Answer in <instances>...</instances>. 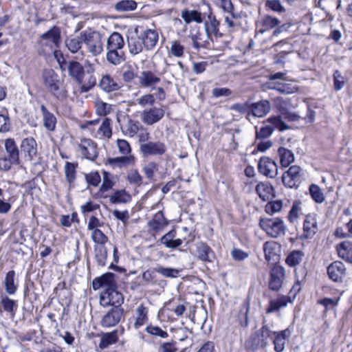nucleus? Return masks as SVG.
<instances>
[{"instance_id":"nucleus-1","label":"nucleus","mask_w":352,"mask_h":352,"mask_svg":"<svg viewBox=\"0 0 352 352\" xmlns=\"http://www.w3.org/2000/svg\"><path fill=\"white\" fill-rule=\"evenodd\" d=\"M92 287L94 290H98L100 288L104 289V291L100 295V305L104 307L112 305L113 307H120L124 302L122 294L116 289L113 274L112 273H107L94 279Z\"/></svg>"},{"instance_id":"nucleus-2","label":"nucleus","mask_w":352,"mask_h":352,"mask_svg":"<svg viewBox=\"0 0 352 352\" xmlns=\"http://www.w3.org/2000/svg\"><path fill=\"white\" fill-rule=\"evenodd\" d=\"M60 42V30L54 25L40 36V40L38 42L39 54L46 56L54 53V56L57 58L60 52L56 49L59 47Z\"/></svg>"},{"instance_id":"nucleus-3","label":"nucleus","mask_w":352,"mask_h":352,"mask_svg":"<svg viewBox=\"0 0 352 352\" xmlns=\"http://www.w3.org/2000/svg\"><path fill=\"white\" fill-rule=\"evenodd\" d=\"M43 83L45 89L58 100H63L67 97L66 90L63 81L53 69H45L42 74Z\"/></svg>"},{"instance_id":"nucleus-4","label":"nucleus","mask_w":352,"mask_h":352,"mask_svg":"<svg viewBox=\"0 0 352 352\" xmlns=\"http://www.w3.org/2000/svg\"><path fill=\"white\" fill-rule=\"evenodd\" d=\"M67 69L69 76L80 86L82 93L87 92L96 85V79L94 76L89 75L88 78H85L83 66L80 63L75 60L70 61Z\"/></svg>"},{"instance_id":"nucleus-5","label":"nucleus","mask_w":352,"mask_h":352,"mask_svg":"<svg viewBox=\"0 0 352 352\" xmlns=\"http://www.w3.org/2000/svg\"><path fill=\"white\" fill-rule=\"evenodd\" d=\"M276 331H273L270 328L263 325L261 329L252 334L246 342V347L252 351H256L259 348H264L267 345L268 339H272Z\"/></svg>"},{"instance_id":"nucleus-6","label":"nucleus","mask_w":352,"mask_h":352,"mask_svg":"<svg viewBox=\"0 0 352 352\" xmlns=\"http://www.w3.org/2000/svg\"><path fill=\"white\" fill-rule=\"evenodd\" d=\"M259 226L267 235L273 238L284 235L287 229L283 220L278 217L261 219Z\"/></svg>"},{"instance_id":"nucleus-7","label":"nucleus","mask_w":352,"mask_h":352,"mask_svg":"<svg viewBox=\"0 0 352 352\" xmlns=\"http://www.w3.org/2000/svg\"><path fill=\"white\" fill-rule=\"evenodd\" d=\"M82 36L87 50L93 56H96L103 50L102 35L96 31L88 30L82 32Z\"/></svg>"},{"instance_id":"nucleus-8","label":"nucleus","mask_w":352,"mask_h":352,"mask_svg":"<svg viewBox=\"0 0 352 352\" xmlns=\"http://www.w3.org/2000/svg\"><path fill=\"white\" fill-rule=\"evenodd\" d=\"M164 107L146 108L140 114V120L144 124L151 126L160 122L164 118Z\"/></svg>"},{"instance_id":"nucleus-9","label":"nucleus","mask_w":352,"mask_h":352,"mask_svg":"<svg viewBox=\"0 0 352 352\" xmlns=\"http://www.w3.org/2000/svg\"><path fill=\"white\" fill-rule=\"evenodd\" d=\"M300 166L294 165L289 168L282 176L284 185L288 188H297L300 183Z\"/></svg>"},{"instance_id":"nucleus-10","label":"nucleus","mask_w":352,"mask_h":352,"mask_svg":"<svg viewBox=\"0 0 352 352\" xmlns=\"http://www.w3.org/2000/svg\"><path fill=\"white\" fill-rule=\"evenodd\" d=\"M21 152L25 160L29 162L34 160L38 154V145L34 138H24L21 143Z\"/></svg>"},{"instance_id":"nucleus-11","label":"nucleus","mask_w":352,"mask_h":352,"mask_svg":"<svg viewBox=\"0 0 352 352\" xmlns=\"http://www.w3.org/2000/svg\"><path fill=\"white\" fill-rule=\"evenodd\" d=\"M285 271L282 266H274L270 271L269 288L273 291L280 290L285 279Z\"/></svg>"},{"instance_id":"nucleus-12","label":"nucleus","mask_w":352,"mask_h":352,"mask_svg":"<svg viewBox=\"0 0 352 352\" xmlns=\"http://www.w3.org/2000/svg\"><path fill=\"white\" fill-rule=\"evenodd\" d=\"M258 169L260 173L270 178H274L278 174L276 163L267 157H263L260 159Z\"/></svg>"},{"instance_id":"nucleus-13","label":"nucleus","mask_w":352,"mask_h":352,"mask_svg":"<svg viewBox=\"0 0 352 352\" xmlns=\"http://www.w3.org/2000/svg\"><path fill=\"white\" fill-rule=\"evenodd\" d=\"M123 316V309L116 307L111 308L102 318L101 325L103 327L109 328L116 326Z\"/></svg>"},{"instance_id":"nucleus-14","label":"nucleus","mask_w":352,"mask_h":352,"mask_svg":"<svg viewBox=\"0 0 352 352\" xmlns=\"http://www.w3.org/2000/svg\"><path fill=\"white\" fill-rule=\"evenodd\" d=\"M140 151L144 155H162L165 153L166 147L161 142H147L141 144Z\"/></svg>"},{"instance_id":"nucleus-15","label":"nucleus","mask_w":352,"mask_h":352,"mask_svg":"<svg viewBox=\"0 0 352 352\" xmlns=\"http://www.w3.org/2000/svg\"><path fill=\"white\" fill-rule=\"evenodd\" d=\"M82 155L87 160L94 161L98 155L96 144L90 139H83L79 144Z\"/></svg>"},{"instance_id":"nucleus-16","label":"nucleus","mask_w":352,"mask_h":352,"mask_svg":"<svg viewBox=\"0 0 352 352\" xmlns=\"http://www.w3.org/2000/svg\"><path fill=\"white\" fill-rule=\"evenodd\" d=\"M346 269L341 261H335L327 267V274L330 279L335 282L342 281L346 275Z\"/></svg>"},{"instance_id":"nucleus-17","label":"nucleus","mask_w":352,"mask_h":352,"mask_svg":"<svg viewBox=\"0 0 352 352\" xmlns=\"http://www.w3.org/2000/svg\"><path fill=\"white\" fill-rule=\"evenodd\" d=\"M280 24V21L277 18L273 17L270 15H265L257 21L256 31L257 33L264 34Z\"/></svg>"},{"instance_id":"nucleus-18","label":"nucleus","mask_w":352,"mask_h":352,"mask_svg":"<svg viewBox=\"0 0 352 352\" xmlns=\"http://www.w3.org/2000/svg\"><path fill=\"white\" fill-rule=\"evenodd\" d=\"M195 256L204 262L211 263L214 259L215 255L212 250L206 243L199 242L196 243Z\"/></svg>"},{"instance_id":"nucleus-19","label":"nucleus","mask_w":352,"mask_h":352,"mask_svg":"<svg viewBox=\"0 0 352 352\" xmlns=\"http://www.w3.org/2000/svg\"><path fill=\"white\" fill-rule=\"evenodd\" d=\"M148 321V309L143 304H140L137 307L135 311L133 318V328L136 330L139 329L146 324Z\"/></svg>"},{"instance_id":"nucleus-20","label":"nucleus","mask_w":352,"mask_h":352,"mask_svg":"<svg viewBox=\"0 0 352 352\" xmlns=\"http://www.w3.org/2000/svg\"><path fill=\"white\" fill-rule=\"evenodd\" d=\"M250 112L248 113V118L252 115L254 117L262 118L270 113L271 110L270 103L267 100H261L260 102L252 104L250 106Z\"/></svg>"},{"instance_id":"nucleus-21","label":"nucleus","mask_w":352,"mask_h":352,"mask_svg":"<svg viewBox=\"0 0 352 352\" xmlns=\"http://www.w3.org/2000/svg\"><path fill=\"white\" fill-rule=\"evenodd\" d=\"M15 199L14 196L8 190L0 188V214H8Z\"/></svg>"},{"instance_id":"nucleus-22","label":"nucleus","mask_w":352,"mask_h":352,"mask_svg":"<svg viewBox=\"0 0 352 352\" xmlns=\"http://www.w3.org/2000/svg\"><path fill=\"white\" fill-rule=\"evenodd\" d=\"M265 259L268 262H276L278 260L280 245L275 241H267L263 245Z\"/></svg>"},{"instance_id":"nucleus-23","label":"nucleus","mask_w":352,"mask_h":352,"mask_svg":"<svg viewBox=\"0 0 352 352\" xmlns=\"http://www.w3.org/2000/svg\"><path fill=\"white\" fill-rule=\"evenodd\" d=\"M266 86L268 89L276 90L283 94H292L298 91L296 86L287 82H267Z\"/></svg>"},{"instance_id":"nucleus-24","label":"nucleus","mask_w":352,"mask_h":352,"mask_svg":"<svg viewBox=\"0 0 352 352\" xmlns=\"http://www.w3.org/2000/svg\"><path fill=\"white\" fill-rule=\"evenodd\" d=\"M100 88L107 92L116 91L120 89V84L110 74H104L99 81Z\"/></svg>"},{"instance_id":"nucleus-25","label":"nucleus","mask_w":352,"mask_h":352,"mask_svg":"<svg viewBox=\"0 0 352 352\" xmlns=\"http://www.w3.org/2000/svg\"><path fill=\"white\" fill-rule=\"evenodd\" d=\"M140 37L143 42L144 48L151 50L157 43L158 33L154 30L147 29L141 33Z\"/></svg>"},{"instance_id":"nucleus-26","label":"nucleus","mask_w":352,"mask_h":352,"mask_svg":"<svg viewBox=\"0 0 352 352\" xmlns=\"http://www.w3.org/2000/svg\"><path fill=\"white\" fill-rule=\"evenodd\" d=\"M303 235L305 238H311L318 231V223L314 215H307L303 223Z\"/></svg>"},{"instance_id":"nucleus-27","label":"nucleus","mask_w":352,"mask_h":352,"mask_svg":"<svg viewBox=\"0 0 352 352\" xmlns=\"http://www.w3.org/2000/svg\"><path fill=\"white\" fill-rule=\"evenodd\" d=\"M291 336V331L286 329L280 332H276L273 336V343L274 344V350L276 352H282L285 349V341Z\"/></svg>"},{"instance_id":"nucleus-28","label":"nucleus","mask_w":352,"mask_h":352,"mask_svg":"<svg viewBox=\"0 0 352 352\" xmlns=\"http://www.w3.org/2000/svg\"><path fill=\"white\" fill-rule=\"evenodd\" d=\"M256 191L263 201H267L274 197V189L268 182H261L257 184Z\"/></svg>"},{"instance_id":"nucleus-29","label":"nucleus","mask_w":352,"mask_h":352,"mask_svg":"<svg viewBox=\"0 0 352 352\" xmlns=\"http://www.w3.org/2000/svg\"><path fill=\"white\" fill-rule=\"evenodd\" d=\"M138 79L140 85L143 87H151L160 81V78L151 71L142 72Z\"/></svg>"},{"instance_id":"nucleus-30","label":"nucleus","mask_w":352,"mask_h":352,"mask_svg":"<svg viewBox=\"0 0 352 352\" xmlns=\"http://www.w3.org/2000/svg\"><path fill=\"white\" fill-rule=\"evenodd\" d=\"M168 222L164 217L162 211L157 212L153 219L148 223L149 228L154 232H159L163 230Z\"/></svg>"},{"instance_id":"nucleus-31","label":"nucleus","mask_w":352,"mask_h":352,"mask_svg":"<svg viewBox=\"0 0 352 352\" xmlns=\"http://www.w3.org/2000/svg\"><path fill=\"white\" fill-rule=\"evenodd\" d=\"M338 256L345 261L352 264V243L349 241H343L337 245Z\"/></svg>"},{"instance_id":"nucleus-32","label":"nucleus","mask_w":352,"mask_h":352,"mask_svg":"<svg viewBox=\"0 0 352 352\" xmlns=\"http://www.w3.org/2000/svg\"><path fill=\"white\" fill-rule=\"evenodd\" d=\"M15 275V272L10 270L6 274L4 278L3 285L6 292L10 295L14 294L18 288V283Z\"/></svg>"},{"instance_id":"nucleus-33","label":"nucleus","mask_w":352,"mask_h":352,"mask_svg":"<svg viewBox=\"0 0 352 352\" xmlns=\"http://www.w3.org/2000/svg\"><path fill=\"white\" fill-rule=\"evenodd\" d=\"M84 41L82 36V32L79 36H70L65 40V45L68 50L72 53H77L82 47Z\"/></svg>"},{"instance_id":"nucleus-34","label":"nucleus","mask_w":352,"mask_h":352,"mask_svg":"<svg viewBox=\"0 0 352 352\" xmlns=\"http://www.w3.org/2000/svg\"><path fill=\"white\" fill-rule=\"evenodd\" d=\"M291 302L292 300L290 298L287 296H281L277 299L271 300L269 302V306L266 309V312L267 314H270L278 311L281 308L286 307L287 304Z\"/></svg>"},{"instance_id":"nucleus-35","label":"nucleus","mask_w":352,"mask_h":352,"mask_svg":"<svg viewBox=\"0 0 352 352\" xmlns=\"http://www.w3.org/2000/svg\"><path fill=\"white\" fill-rule=\"evenodd\" d=\"M41 111L43 116V126L49 131H54L56 124L55 116L49 111L43 104L41 106Z\"/></svg>"},{"instance_id":"nucleus-36","label":"nucleus","mask_w":352,"mask_h":352,"mask_svg":"<svg viewBox=\"0 0 352 352\" xmlns=\"http://www.w3.org/2000/svg\"><path fill=\"white\" fill-rule=\"evenodd\" d=\"M124 45L123 37L118 32L112 33L107 39V50H122Z\"/></svg>"},{"instance_id":"nucleus-37","label":"nucleus","mask_w":352,"mask_h":352,"mask_svg":"<svg viewBox=\"0 0 352 352\" xmlns=\"http://www.w3.org/2000/svg\"><path fill=\"white\" fill-rule=\"evenodd\" d=\"M205 30L206 32V37L210 38V34L217 35L219 32V22L216 17L211 14L208 15V20L205 23Z\"/></svg>"},{"instance_id":"nucleus-38","label":"nucleus","mask_w":352,"mask_h":352,"mask_svg":"<svg viewBox=\"0 0 352 352\" xmlns=\"http://www.w3.org/2000/svg\"><path fill=\"white\" fill-rule=\"evenodd\" d=\"M181 16L186 24H189L192 22H196L201 23L203 21L201 13L197 10H189L185 9L182 11Z\"/></svg>"},{"instance_id":"nucleus-39","label":"nucleus","mask_w":352,"mask_h":352,"mask_svg":"<svg viewBox=\"0 0 352 352\" xmlns=\"http://www.w3.org/2000/svg\"><path fill=\"white\" fill-rule=\"evenodd\" d=\"M112 204H126L131 201V196L125 190H118L109 196Z\"/></svg>"},{"instance_id":"nucleus-40","label":"nucleus","mask_w":352,"mask_h":352,"mask_svg":"<svg viewBox=\"0 0 352 352\" xmlns=\"http://www.w3.org/2000/svg\"><path fill=\"white\" fill-rule=\"evenodd\" d=\"M134 162H135V157L131 155H125V156H122V157H114V158H110L109 160V164H111V166H113L114 167H118V168H122V167L128 166L129 165L133 164L134 163Z\"/></svg>"},{"instance_id":"nucleus-41","label":"nucleus","mask_w":352,"mask_h":352,"mask_svg":"<svg viewBox=\"0 0 352 352\" xmlns=\"http://www.w3.org/2000/svg\"><path fill=\"white\" fill-rule=\"evenodd\" d=\"M118 340V336L117 330L103 333L100 338L99 346L100 349H104L107 348L109 346L116 343Z\"/></svg>"},{"instance_id":"nucleus-42","label":"nucleus","mask_w":352,"mask_h":352,"mask_svg":"<svg viewBox=\"0 0 352 352\" xmlns=\"http://www.w3.org/2000/svg\"><path fill=\"white\" fill-rule=\"evenodd\" d=\"M174 237L175 232L173 231L168 232L162 237L161 242L168 248H175L180 246L183 243L182 240L180 239H174Z\"/></svg>"},{"instance_id":"nucleus-43","label":"nucleus","mask_w":352,"mask_h":352,"mask_svg":"<svg viewBox=\"0 0 352 352\" xmlns=\"http://www.w3.org/2000/svg\"><path fill=\"white\" fill-rule=\"evenodd\" d=\"M128 45L130 53L133 55L140 53L144 47L140 36L129 38L128 39Z\"/></svg>"},{"instance_id":"nucleus-44","label":"nucleus","mask_w":352,"mask_h":352,"mask_svg":"<svg viewBox=\"0 0 352 352\" xmlns=\"http://www.w3.org/2000/svg\"><path fill=\"white\" fill-rule=\"evenodd\" d=\"M5 147L7 153L9 155V157L12 159L16 164H19V153L18 148L13 140L8 139L5 142Z\"/></svg>"},{"instance_id":"nucleus-45","label":"nucleus","mask_w":352,"mask_h":352,"mask_svg":"<svg viewBox=\"0 0 352 352\" xmlns=\"http://www.w3.org/2000/svg\"><path fill=\"white\" fill-rule=\"evenodd\" d=\"M124 55L122 50H107V59L110 63L118 65L124 60Z\"/></svg>"},{"instance_id":"nucleus-46","label":"nucleus","mask_w":352,"mask_h":352,"mask_svg":"<svg viewBox=\"0 0 352 352\" xmlns=\"http://www.w3.org/2000/svg\"><path fill=\"white\" fill-rule=\"evenodd\" d=\"M278 153L283 166L287 167L294 161V153L290 150L280 147L278 148Z\"/></svg>"},{"instance_id":"nucleus-47","label":"nucleus","mask_w":352,"mask_h":352,"mask_svg":"<svg viewBox=\"0 0 352 352\" xmlns=\"http://www.w3.org/2000/svg\"><path fill=\"white\" fill-rule=\"evenodd\" d=\"M95 258L99 266H104L107 259V250L104 245H97L94 247Z\"/></svg>"},{"instance_id":"nucleus-48","label":"nucleus","mask_w":352,"mask_h":352,"mask_svg":"<svg viewBox=\"0 0 352 352\" xmlns=\"http://www.w3.org/2000/svg\"><path fill=\"white\" fill-rule=\"evenodd\" d=\"M265 123H269L274 129L283 131L288 129L289 127L283 121V118L281 116H271L266 121Z\"/></svg>"},{"instance_id":"nucleus-49","label":"nucleus","mask_w":352,"mask_h":352,"mask_svg":"<svg viewBox=\"0 0 352 352\" xmlns=\"http://www.w3.org/2000/svg\"><path fill=\"white\" fill-rule=\"evenodd\" d=\"M155 102V95L152 94H146L141 96L135 100V104H138L142 108L153 107Z\"/></svg>"},{"instance_id":"nucleus-50","label":"nucleus","mask_w":352,"mask_h":352,"mask_svg":"<svg viewBox=\"0 0 352 352\" xmlns=\"http://www.w3.org/2000/svg\"><path fill=\"white\" fill-rule=\"evenodd\" d=\"M250 309V304L248 301H245L241 306L240 312L239 314V321L241 327H247L248 325V312Z\"/></svg>"},{"instance_id":"nucleus-51","label":"nucleus","mask_w":352,"mask_h":352,"mask_svg":"<svg viewBox=\"0 0 352 352\" xmlns=\"http://www.w3.org/2000/svg\"><path fill=\"white\" fill-rule=\"evenodd\" d=\"M137 7V3L133 0H123L116 3L114 6L115 9L118 12H128L134 10Z\"/></svg>"},{"instance_id":"nucleus-52","label":"nucleus","mask_w":352,"mask_h":352,"mask_svg":"<svg viewBox=\"0 0 352 352\" xmlns=\"http://www.w3.org/2000/svg\"><path fill=\"white\" fill-rule=\"evenodd\" d=\"M304 253L300 250L292 251L287 257L286 263L291 267L298 265L302 260Z\"/></svg>"},{"instance_id":"nucleus-53","label":"nucleus","mask_w":352,"mask_h":352,"mask_svg":"<svg viewBox=\"0 0 352 352\" xmlns=\"http://www.w3.org/2000/svg\"><path fill=\"white\" fill-rule=\"evenodd\" d=\"M141 126H142L138 121L129 120L127 124L125 126L124 132L126 135L133 138L138 134L140 129H141Z\"/></svg>"},{"instance_id":"nucleus-54","label":"nucleus","mask_w":352,"mask_h":352,"mask_svg":"<svg viewBox=\"0 0 352 352\" xmlns=\"http://www.w3.org/2000/svg\"><path fill=\"white\" fill-rule=\"evenodd\" d=\"M98 135L100 138H109L111 136V128L110 124V120L108 118H105L102 124H100L99 129H98Z\"/></svg>"},{"instance_id":"nucleus-55","label":"nucleus","mask_w":352,"mask_h":352,"mask_svg":"<svg viewBox=\"0 0 352 352\" xmlns=\"http://www.w3.org/2000/svg\"><path fill=\"white\" fill-rule=\"evenodd\" d=\"M155 272L161 274L164 277L174 278H177L179 274V270L175 268L170 267H157L154 269Z\"/></svg>"},{"instance_id":"nucleus-56","label":"nucleus","mask_w":352,"mask_h":352,"mask_svg":"<svg viewBox=\"0 0 352 352\" xmlns=\"http://www.w3.org/2000/svg\"><path fill=\"white\" fill-rule=\"evenodd\" d=\"M103 182L100 186V191L107 192L111 189L115 184L113 176L107 171H103Z\"/></svg>"},{"instance_id":"nucleus-57","label":"nucleus","mask_w":352,"mask_h":352,"mask_svg":"<svg viewBox=\"0 0 352 352\" xmlns=\"http://www.w3.org/2000/svg\"><path fill=\"white\" fill-rule=\"evenodd\" d=\"M170 54L177 58H182L184 54V47L181 44L179 41H173L170 43L169 50Z\"/></svg>"},{"instance_id":"nucleus-58","label":"nucleus","mask_w":352,"mask_h":352,"mask_svg":"<svg viewBox=\"0 0 352 352\" xmlns=\"http://www.w3.org/2000/svg\"><path fill=\"white\" fill-rule=\"evenodd\" d=\"M76 166L73 163L69 162L65 163L64 167L65 178L69 184L74 182L76 179Z\"/></svg>"},{"instance_id":"nucleus-59","label":"nucleus","mask_w":352,"mask_h":352,"mask_svg":"<svg viewBox=\"0 0 352 352\" xmlns=\"http://www.w3.org/2000/svg\"><path fill=\"white\" fill-rule=\"evenodd\" d=\"M204 35L200 32H197L195 34L191 35L190 38L192 41V46L199 50L201 47H208L209 42L208 40H204L202 36Z\"/></svg>"},{"instance_id":"nucleus-60","label":"nucleus","mask_w":352,"mask_h":352,"mask_svg":"<svg viewBox=\"0 0 352 352\" xmlns=\"http://www.w3.org/2000/svg\"><path fill=\"white\" fill-rule=\"evenodd\" d=\"M309 192L313 199L317 203H322L324 201V196L322 190L316 184L309 187Z\"/></svg>"},{"instance_id":"nucleus-61","label":"nucleus","mask_w":352,"mask_h":352,"mask_svg":"<svg viewBox=\"0 0 352 352\" xmlns=\"http://www.w3.org/2000/svg\"><path fill=\"white\" fill-rule=\"evenodd\" d=\"M146 331L153 336H157L162 338H166L168 334L166 331L162 329L160 327L149 324L146 327Z\"/></svg>"},{"instance_id":"nucleus-62","label":"nucleus","mask_w":352,"mask_h":352,"mask_svg":"<svg viewBox=\"0 0 352 352\" xmlns=\"http://www.w3.org/2000/svg\"><path fill=\"white\" fill-rule=\"evenodd\" d=\"M282 208V201L280 200H277L268 202L265 207V210L267 214L272 215L274 213L280 211Z\"/></svg>"},{"instance_id":"nucleus-63","label":"nucleus","mask_w":352,"mask_h":352,"mask_svg":"<svg viewBox=\"0 0 352 352\" xmlns=\"http://www.w3.org/2000/svg\"><path fill=\"white\" fill-rule=\"evenodd\" d=\"M265 124H266L265 122ZM256 136L257 139H265L269 138L273 133L274 129L270 124H265V126L260 128L258 130L256 127Z\"/></svg>"},{"instance_id":"nucleus-64","label":"nucleus","mask_w":352,"mask_h":352,"mask_svg":"<svg viewBox=\"0 0 352 352\" xmlns=\"http://www.w3.org/2000/svg\"><path fill=\"white\" fill-rule=\"evenodd\" d=\"M91 235L92 240L98 245H104L108 241L107 236L99 229L91 231Z\"/></svg>"}]
</instances>
